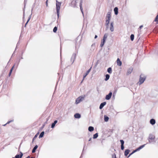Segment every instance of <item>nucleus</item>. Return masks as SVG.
I'll list each match as a JSON object with an SVG mask.
<instances>
[{
	"mask_svg": "<svg viewBox=\"0 0 158 158\" xmlns=\"http://www.w3.org/2000/svg\"><path fill=\"white\" fill-rule=\"evenodd\" d=\"M31 14L30 15V16H29V18L27 21V22L26 23H25V26L26 27L27 24V23H28V22L29 21L30 19V18H31Z\"/></svg>",
	"mask_w": 158,
	"mask_h": 158,
	"instance_id": "nucleus-32",
	"label": "nucleus"
},
{
	"mask_svg": "<svg viewBox=\"0 0 158 158\" xmlns=\"http://www.w3.org/2000/svg\"><path fill=\"white\" fill-rule=\"evenodd\" d=\"M85 97V95L81 96L79 97L76 100L75 103L77 104L84 100Z\"/></svg>",
	"mask_w": 158,
	"mask_h": 158,
	"instance_id": "nucleus-3",
	"label": "nucleus"
},
{
	"mask_svg": "<svg viewBox=\"0 0 158 158\" xmlns=\"http://www.w3.org/2000/svg\"><path fill=\"white\" fill-rule=\"evenodd\" d=\"M154 21L156 22H158V15L156 17Z\"/></svg>",
	"mask_w": 158,
	"mask_h": 158,
	"instance_id": "nucleus-38",
	"label": "nucleus"
},
{
	"mask_svg": "<svg viewBox=\"0 0 158 158\" xmlns=\"http://www.w3.org/2000/svg\"><path fill=\"white\" fill-rule=\"evenodd\" d=\"M12 158H15L14 157H13Z\"/></svg>",
	"mask_w": 158,
	"mask_h": 158,
	"instance_id": "nucleus-58",
	"label": "nucleus"
},
{
	"mask_svg": "<svg viewBox=\"0 0 158 158\" xmlns=\"http://www.w3.org/2000/svg\"><path fill=\"white\" fill-rule=\"evenodd\" d=\"M31 158H34V157H31Z\"/></svg>",
	"mask_w": 158,
	"mask_h": 158,
	"instance_id": "nucleus-55",
	"label": "nucleus"
},
{
	"mask_svg": "<svg viewBox=\"0 0 158 158\" xmlns=\"http://www.w3.org/2000/svg\"><path fill=\"white\" fill-rule=\"evenodd\" d=\"M80 8L82 12V14L83 15V8L82 7V1H81L80 3Z\"/></svg>",
	"mask_w": 158,
	"mask_h": 158,
	"instance_id": "nucleus-16",
	"label": "nucleus"
},
{
	"mask_svg": "<svg viewBox=\"0 0 158 158\" xmlns=\"http://www.w3.org/2000/svg\"><path fill=\"white\" fill-rule=\"evenodd\" d=\"M97 37H98L97 35H96L95 36L94 38L95 39H96V38H97Z\"/></svg>",
	"mask_w": 158,
	"mask_h": 158,
	"instance_id": "nucleus-50",
	"label": "nucleus"
},
{
	"mask_svg": "<svg viewBox=\"0 0 158 158\" xmlns=\"http://www.w3.org/2000/svg\"><path fill=\"white\" fill-rule=\"evenodd\" d=\"M81 156H81V157H80V158L81 157Z\"/></svg>",
	"mask_w": 158,
	"mask_h": 158,
	"instance_id": "nucleus-57",
	"label": "nucleus"
},
{
	"mask_svg": "<svg viewBox=\"0 0 158 158\" xmlns=\"http://www.w3.org/2000/svg\"><path fill=\"white\" fill-rule=\"evenodd\" d=\"M38 146L37 145L35 146L34 147V148L32 149V153H34L35 152V151H36V149H37V148H38Z\"/></svg>",
	"mask_w": 158,
	"mask_h": 158,
	"instance_id": "nucleus-21",
	"label": "nucleus"
},
{
	"mask_svg": "<svg viewBox=\"0 0 158 158\" xmlns=\"http://www.w3.org/2000/svg\"><path fill=\"white\" fill-rule=\"evenodd\" d=\"M155 137L154 135L151 134H150L148 138L149 143H151L153 142L155 139Z\"/></svg>",
	"mask_w": 158,
	"mask_h": 158,
	"instance_id": "nucleus-4",
	"label": "nucleus"
},
{
	"mask_svg": "<svg viewBox=\"0 0 158 158\" xmlns=\"http://www.w3.org/2000/svg\"><path fill=\"white\" fill-rule=\"evenodd\" d=\"M6 124H6H5L4 125H3V126H5L6 125V124Z\"/></svg>",
	"mask_w": 158,
	"mask_h": 158,
	"instance_id": "nucleus-54",
	"label": "nucleus"
},
{
	"mask_svg": "<svg viewBox=\"0 0 158 158\" xmlns=\"http://www.w3.org/2000/svg\"><path fill=\"white\" fill-rule=\"evenodd\" d=\"M109 119V117L106 115L104 116V120L105 122H107Z\"/></svg>",
	"mask_w": 158,
	"mask_h": 158,
	"instance_id": "nucleus-26",
	"label": "nucleus"
},
{
	"mask_svg": "<svg viewBox=\"0 0 158 158\" xmlns=\"http://www.w3.org/2000/svg\"><path fill=\"white\" fill-rule=\"evenodd\" d=\"M56 10L58 18H59L60 15V10L61 3L58 2L57 0L56 1Z\"/></svg>",
	"mask_w": 158,
	"mask_h": 158,
	"instance_id": "nucleus-1",
	"label": "nucleus"
},
{
	"mask_svg": "<svg viewBox=\"0 0 158 158\" xmlns=\"http://www.w3.org/2000/svg\"><path fill=\"white\" fill-rule=\"evenodd\" d=\"M76 55L75 53L73 54L71 58V60L72 61V63L74 62V60L76 58Z\"/></svg>",
	"mask_w": 158,
	"mask_h": 158,
	"instance_id": "nucleus-11",
	"label": "nucleus"
},
{
	"mask_svg": "<svg viewBox=\"0 0 158 158\" xmlns=\"http://www.w3.org/2000/svg\"><path fill=\"white\" fill-rule=\"evenodd\" d=\"M120 141L121 142V145H124V141L123 140H120Z\"/></svg>",
	"mask_w": 158,
	"mask_h": 158,
	"instance_id": "nucleus-37",
	"label": "nucleus"
},
{
	"mask_svg": "<svg viewBox=\"0 0 158 158\" xmlns=\"http://www.w3.org/2000/svg\"><path fill=\"white\" fill-rule=\"evenodd\" d=\"M14 121V120H11L10 121H8L7 123H6V124H9V123H10L11 122H13Z\"/></svg>",
	"mask_w": 158,
	"mask_h": 158,
	"instance_id": "nucleus-41",
	"label": "nucleus"
},
{
	"mask_svg": "<svg viewBox=\"0 0 158 158\" xmlns=\"http://www.w3.org/2000/svg\"><path fill=\"white\" fill-rule=\"evenodd\" d=\"M112 158H116V154L115 153L113 154L112 155Z\"/></svg>",
	"mask_w": 158,
	"mask_h": 158,
	"instance_id": "nucleus-39",
	"label": "nucleus"
},
{
	"mask_svg": "<svg viewBox=\"0 0 158 158\" xmlns=\"http://www.w3.org/2000/svg\"><path fill=\"white\" fill-rule=\"evenodd\" d=\"M110 30L112 32L114 31V23L111 22L110 23Z\"/></svg>",
	"mask_w": 158,
	"mask_h": 158,
	"instance_id": "nucleus-10",
	"label": "nucleus"
},
{
	"mask_svg": "<svg viewBox=\"0 0 158 158\" xmlns=\"http://www.w3.org/2000/svg\"><path fill=\"white\" fill-rule=\"evenodd\" d=\"M57 120H55L54 122L52 123L51 125V127L52 128H53L55 125V124L57 123Z\"/></svg>",
	"mask_w": 158,
	"mask_h": 158,
	"instance_id": "nucleus-18",
	"label": "nucleus"
},
{
	"mask_svg": "<svg viewBox=\"0 0 158 158\" xmlns=\"http://www.w3.org/2000/svg\"><path fill=\"white\" fill-rule=\"evenodd\" d=\"M45 126V124L44 123V124H43V126L42 127H41V129H42L44 127V126Z\"/></svg>",
	"mask_w": 158,
	"mask_h": 158,
	"instance_id": "nucleus-46",
	"label": "nucleus"
},
{
	"mask_svg": "<svg viewBox=\"0 0 158 158\" xmlns=\"http://www.w3.org/2000/svg\"><path fill=\"white\" fill-rule=\"evenodd\" d=\"M26 158H30V156H28Z\"/></svg>",
	"mask_w": 158,
	"mask_h": 158,
	"instance_id": "nucleus-52",
	"label": "nucleus"
},
{
	"mask_svg": "<svg viewBox=\"0 0 158 158\" xmlns=\"http://www.w3.org/2000/svg\"><path fill=\"white\" fill-rule=\"evenodd\" d=\"M105 77H106V78L105 79V81H107L109 79L110 76V75L109 74H106V75Z\"/></svg>",
	"mask_w": 158,
	"mask_h": 158,
	"instance_id": "nucleus-25",
	"label": "nucleus"
},
{
	"mask_svg": "<svg viewBox=\"0 0 158 158\" xmlns=\"http://www.w3.org/2000/svg\"><path fill=\"white\" fill-rule=\"evenodd\" d=\"M78 0H73L71 2V5L73 7H75L76 5L77 1Z\"/></svg>",
	"mask_w": 158,
	"mask_h": 158,
	"instance_id": "nucleus-7",
	"label": "nucleus"
},
{
	"mask_svg": "<svg viewBox=\"0 0 158 158\" xmlns=\"http://www.w3.org/2000/svg\"><path fill=\"white\" fill-rule=\"evenodd\" d=\"M146 145V144H145L142 145L140 146L138 148L139 149V150H140L142 148H143Z\"/></svg>",
	"mask_w": 158,
	"mask_h": 158,
	"instance_id": "nucleus-33",
	"label": "nucleus"
},
{
	"mask_svg": "<svg viewBox=\"0 0 158 158\" xmlns=\"http://www.w3.org/2000/svg\"><path fill=\"white\" fill-rule=\"evenodd\" d=\"M110 20H106V25L107 26L109 23Z\"/></svg>",
	"mask_w": 158,
	"mask_h": 158,
	"instance_id": "nucleus-34",
	"label": "nucleus"
},
{
	"mask_svg": "<svg viewBox=\"0 0 158 158\" xmlns=\"http://www.w3.org/2000/svg\"><path fill=\"white\" fill-rule=\"evenodd\" d=\"M133 69L132 68H130L127 71V74L128 75L131 74L132 72Z\"/></svg>",
	"mask_w": 158,
	"mask_h": 158,
	"instance_id": "nucleus-13",
	"label": "nucleus"
},
{
	"mask_svg": "<svg viewBox=\"0 0 158 158\" xmlns=\"http://www.w3.org/2000/svg\"><path fill=\"white\" fill-rule=\"evenodd\" d=\"M57 27H55L53 29V31L54 32H56L57 30Z\"/></svg>",
	"mask_w": 158,
	"mask_h": 158,
	"instance_id": "nucleus-35",
	"label": "nucleus"
},
{
	"mask_svg": "<svg viewBox=\"0 0 158 158\" xmlns=\"http://www.w3.org/2000/svg\"><path fill=\"white\" fill-rule=\"evenodd\" d=\"M88 130L89 131L91 132L94 130V127L92 126H89L88 127Z\"/></svg>",
	"mask_w": 158,
	"mask_h": 158,
	"instance_id": "nucleus-22",
	"label": "nucleus"
},
{
	"mask_svg": "<svg viewBox=\"0 0 158 158\" xmlns=\"http://www.w3.org/2000/svg\"><path fill=\"white\" fill-rule=\"evenodd\" d=\"M18 44H19V42L18 43V44H17V45H18Z\"/></svg>",
	"mask_w": 158,
	"mask_h": 158,
	"instance_id": "nucleus-56",
	"label": "nucleus"
},
{
	"mask_svg": "<svg viewBox=\"0 0 158 158\" xmlns=\"http://www.w3.org/2000/svg\"><path fill=\"white\" fill-rule=\"evenodd\" d=\"M134 152H133V151L128 156V157H129L133 153H134Z\"/></svg>",
	"mask_w": 158,
	"mask_h": 158,
	"instance_id": "nucleus-47",
	"label": "nucleus"
},
{
	"mask_svg": "<svg viewBox=\"0 0 158 158\" xmlns=\"http://www.w3.org/2000/svg\"><path fill=\"white\" fill-rule=\"evenodd\" d=\"M146 78V77L144 75L141 74L140 76V78L139 79V82L138 83H139V85H140L143 83Z\"/></svg>",
	"mask_w": 158,
	"mask_h": 158,
	"instance_id": "nucleus-2",
	"label": "nucleus"
},
{
	"mask_svg": "<svg viewBox=\"0 0 158 158\" xmlns=\"http://www.w3.org/2000/svg\"><path fill=\"white\" fill-rule=\"evenodd\" d=\"M74 117L76 118H80L81 117V115L79 113H76L74 114Z\"/></svg>",
	"mask_w": 158,
	"mask_h": 158,
	"instance_id": "nucleus-17",
	"label": "nucleus"
},
{
	"mask_svg": "<svg viewBox=\"0 0 158 158\" xmlns=\"http://www.w3.org/2000/svg\"><path fill=\"white\" fill-rule=\"evenodd\" d=\"M14 66H15V65H14L12 67V68H11V69H10V72L11 73H12V71H13V68H14Z\"/></svg>",
	"mask_w": 158,
	"mask_h": 158,
	"instance_id": "nucleus-40",
	"label": "nucleus"
},
{
	"mask_svg": "<svg viewBox=\"0 0 158 158\" xmlns=\"http://www.w3.org/2000/svg\"><path fill=\"white\" fill-rule=\"evenodd\" d=\"M20 154H17L15 156V158H21L23 156V153L21 152H20Z\"/></svg>",
	"mask_w": 158,
	"mask_h": 158,
	"instance_id": "nucleus-9",
	"label": "nucleus"
},
{
	"mask_svg": "<svg viewBox=\"0 0 158 158\" xmlns=\"http://www.w3.org/2000/svg\"><path fill=\"white\" fill-rule=\"evenodd\" d=\"M98 136V133H95L93 135V138L94 139H96Z\"/></svg>",
	"mask_w": 158,
	"mask_h": 158,
	"instance_id": "nucleus-30",
	"label": "nucleus"
},
{
	"mask_svg": "<svg viewBox=\"0 0 158 158\" xmlns=\"http://www.w3.org/2000/svg\"><path fill=\"white\" fill-rule=\"evenodd\" d=\"M143 27V25H141L140 26V27H139V28L140 29H141L142 27Z\"/></svg>",
	"mask_w": 158,
	"mask_h": 158,
	"instance_id": "nucleus-49",
	"label": "nucleus"
},
{
	"mask_svg": "<svg viewBox=\"0 0 158 158\" xmlns=\"http://www.w3.org/2000/svg\"><path fill=\"white\" fill-rule=\"evenodd\" d=\"M92 69V67H91L87 71L86 73L84 74L83 75V79L81 81V83H82L83 81L84 80V78L86 77L88 74L90 72L91 69Z\"/></svg>",
	"mask_w": 158,
	"mask_h": 158,
	"instance_id": "nucleus-5",
	"label": "nucleus"
},
{
	"mask_svg": "<svg viewBox=\"0 0 158 158\" xmlns=\"http://www.w3.org/2000/svg\"><path fill=\"white\" fill-rule=\"evenodd\" d=\"M150 123L152 125H153L155 124L156 123V121L154 119H151L150 121Z\"/></svg>",
	"mask_w": 158,
	"mask_h": 158,
	"instance_id": "nucleus-15",
	"label": "nucleus"
},
{
	"mask_svg": "<svg viewBox=\"0 0 158 158\" xmlns=\"http://www.w3.org/2000/svg\"><path fill=\"white\" fill-rule=\"evenodd\" d=\"M105 42V41L102 40L101 41V44L100 45V46L102 47L104 45Z\"/></svg>",
	"mask_w": 158,
	"mask_h": 158,
	"instance_id": "nucleus-28",
	"label": "nucleus"
},
{
	"mask_svg": "<svg viewBox=\"0 0 158 158\" xmlns=\"http://www.w3.org/2000/svg\"><path fill=\"white\" fill-rule=\"evenodd\" d=\"M91 139H92V138H89V141H90L91 140Z\"/></svg>",
	"mask_w": 158,
	"mask_h": 158,
	"instance_id": "nucleus-51",
	"label": "nucleus"
},
{
	"mask_svg": "<svg viewBox=\"0 0 158 158\" xmlns=\"http://www.w3.org/2000/svg\"><path fill=\"white\" fill-rule=\"evenodd\" d=\"M130 152V150L129 149L126 150L124 152V155L125 156H127L128 154H129Z\"/></svg>",
	"mask_w": 158,
	"mask_h": 158,
	"instance_id": "nucleus-23",
	"label": "nucleus"
},
{
	"mask_svg": "<svg viewBox=\"0 0 158 158\" xmlns=\"http://www.w3.org/2000/svg\"><path fill=\"white\" fill-rule=\"evenodd\" d=\"M117 65H118V66H121V65L122 64V62L120 61V60L119 58H118L117 59Z\"/></svg>",
	"mask_w": 158,
	"mask_h": 158,
	"instance_id": "nucleus-14",
	"label": "nucleus"
},
{
	"mask_svg": "<svg viewBox=\"0 0 158 158\" xmlns=\"http://www.w3.org/2000/svg\"><path fill=\"white\" fill-rule=\"evenodd\" d=\"M12 73H10V72H9V74H8V76L9 77H10L11 75V74Z\"/></svg>",
	"mask_w": 158,
	"mask_h": 158,
	"instance_id": "nucleus-48",
	"label": "nucleus"
},
{
	"mask_svg": "<svg viewBox=\"0 0 158 158\" xmlns=\"http://www.w3.org/2000/svg\"><path fill=\"white\" fill-rule=\"evenodd\" d=\"M139 149L138 148L137 149H136L134 150V151H133V152H136L137 151H139Z\"/></svg>",
	"mask_w": 158,
	"mask_h": 158,
	"instance_id": "nucleus-43",
	"label": "nucleus"
},
{
	"mask_svg": "<svg viewBox=\"0 0 158 158\" xmlns=\"http://www.w3.org/2000/svg\"><path fill=\"white\" fill-rule=\"evenodd\" d=\"M117 89L116 88H114V92H113V96L114 95H115L116 94L117 92Z\"/></svg>",
	"mask_w": 158,
	"mask_h": 158,
	"instance_id": "nucleus-29",
	"label": "nucleus"
},
{
	"mask_svg": "<svg viewBox=\"0 0 158 158\" xmlns=\"http://www.w3.org/2000/svg\"><path fill=\"white\" fill-rule=\"evenodd\" d=\"M38 134H39V133H37L34 137V138L32 139V142H33L34 141V140L37 137V135Z\"/></svg>",
	"mask_w": 158,
	"mask_h": 158,
	"instance_id": "nucleus-36",
	"label": "nucleus"
},
{
	"mask_svg": "<svg viewBox=\"0 0 158 158\" xmlns=\"http://www.w3.org/2000/svg\"><path fill=\"white\" fill-rule=\"evenodd\" d=\"M111 13L110 12H108L106 16V20H110L111 18Z\"/></svg>",
	"mask_w": 158,
	"mask_h": 158,
	"instance_id": "nucleus-8",
	"label": "nucleus"
},
{
	"mask_svg": "<svg viewBox=\"0 0 158 158\" xmlns=\"http://www.w3.org/2000/svg\"><path fill=\"white\" fill-rule=\"evenodd\" d=\"M48 0H47L46 1V6L48 7Z\"/></svg>",
	"mask_w": 158,
	"mask_h": 158,
	"instance_id": "nucleus-44",
	"label": "nucleus"
},
{
	"mask_svg": "<svg viewBox=\"0 0 158 158\" xmlns=\"http://www.w3.org/2000/svg\"><path fill=\"white\" fill-rule=\"evenodd\" d=\"M107 72L110 74H111L112 73V69L111 67L109 68L107 70Z\"/></svg>",
	"mask_w": 158,
	"mask_h": 158,
	"instance_id": "nucleus-24",
	"label": "nucleus"
},
{
	"mask_svg": "<svg viewBox=\"0 0 158 158\" xmlns=\"http://www.w3.org/2000/svg\"><path fill=\"white\" fill-rule=\"evenodd\" d=\"M134 35L133 34H131L130 36V39L131 41H133L134 39Z\"/></svg>",
	"mask_w": 158,
	"mask_h": 158,
	"instance_id": "nucleus-31",
	"label": "nucleus"
},
{
	"mask_svg": "<svg viewBox=\"0 0 158 158\" xmlns=\"http://www.w3.org/2000/svg\"><path fill=\"white\" fill-rule=\"evenodd\" d=\"M44 131H42V132L40 134V135L39 136V138H42L43 136H44Z\"/></svg>",
	"mask_w": 158,
	"mask_h": 158,
	"instance_id": "nucleus-27",
	"label": "nucleus"
},
{
	"mask_svg": "<svg viewBox=\"0 0 158 158\" xmlns=\"http://www.w3.org/2000/svg\"><path fill=\"white\" fill-rule=\"evenodd\" d=\"M121 148L122 150H123L124 149V145H121Z\"/></svg>",
	"mask_w": 158,
	"mask_h": 158,
	"instance_id": "nucleus-42",
	"label": "nucleus"
},
{
	"mask_svg": "<svg viewBox=\"0 0 158 158\" xmlns=\"http://www.w3.org/2000/svg\"><path fill=\"white\" fill-rule=\"evenodd\" d=\"M108 35V33L105 34L104 35L103 39L102 40L106 41V39Z\"/></svg>",
	"mask_w": 158,
	"mask_h": 158,
	"instance_id": "nucleus-20",
	"label": "nucleus"
},
{
	"mask_svg": "<svg viewBox=\"0 0 158 158\" xmlns=\"http://www.w3.org/2000/svg\"><path fill=\"white\" fill-rule=\"evenodd\" d=\"M114 14L115 15H117L118 14V9L117 7H115L114 9Z\"/></svg>",
	"mask_w": 158,
	"mask_h": 158,
	"instance_id": "nucleus-19",
	"label": "nucleus"
},
{
	"mask_svg": "<svg viewBox=\"0 0 158 158\" xmlns=\"http://www.w3.org/2000/svg\"><path fill=\"white\" fill-rule=\"evenodd\" d=\"M24 12H23V18H24Z\"/></svg>",
	"mask_w": 158,
	"mask_h": 158,
	"instance_id": "nucleus-53",
	"label": "nucleus"
},
{
	"mask_svg": "<svg viewBox=\"0 0 158 158\" xmlns=\"http://www.w3.org/2000/svg\"><path fill=\"white\" fill-rule=\"evenodd\" d=\"M112 95V93L111 92H110L109 94L106 95V99L107 100H109L110 99Z\"/></svg>",
	"mask_w": 158,
	"mask_h": 158,
	"instance_id": "nucleus-6",
	"label": "nucleus"
},
{
	"mask_svg": "<svg viewBox=\"0 0 158 158\" xmlns=\"http://www.w3.org/2000/svg\"><path fill=\"white\" fill-rule=\"evenodd\" d=\"M106 102H104L102 103L99 106V109H102L103 107L106 105Z\"/></svg>",
	"mask_w": 158,
	"mask_h": 158,
	"instance_id": "nucleus-12",
	"label": "nucleus"
},
{
	"mask_svg": "<svg viewBox=\"0 0 158 158\" xmlns=\"http://www.w3.org/2000/svg\"><path fill=\"white\" fill-rule=\"evenodd\" d=\"M35 6V3H34V5H33L32 7V9H31V11H32L33 8H34V7Z\"/></svg>",
	"mask_w": 158,
	"mask_h": 158,
	"instance_id": "nucleus-45",
	"label": "nucleus"
}]
</instances>
